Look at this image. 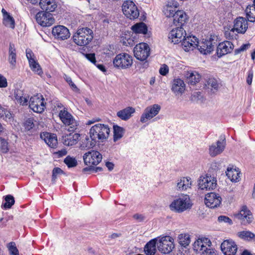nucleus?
<instances>
[{"mask_svg":"<svg viewBox=\"0 0 255 255\" xmlns=\"http://www.w3.org/2000/svg\"><path fill=\"white\" fill-rule=\"evenodd\" d=\"M26 55L29 62V60H31V59H34V58L33 57L34 56V54L30 49H26Z\"/></svg>","mask_w":255,"mask_h":255,"instance_id":"nucleus-60","label":"nucleus"},{"mask_svg":"<svg viewBox=\"0 0 255 255\" xmlns=\"http://www.w3.org/2000/svg\"><path fill=\"white\" fill-rule=\"evenodd\" d=\"M67 152L66 149H62L61 150H59L57 152H55L54 154H57L58 157H62L65 155L67 154Z\"/></svg>","mask_w":255,"mask_h":255,"instance_id":"nucleus-63","label":"nucleus"},{"mask_svg":"<svg viewBox=\"0 0 255 255\" xmlns=\"http://www.w3.org/2000/svg\"><path fill=\"white\" fill-rule=\"evenodd\" d=\"M160 109L161 107L158 104L147 107L140 117V122L142 123H145L147 120L152 119L159 113Z\"/></svg>","mask_w":255,"mask_h":255,"instance_id":"nucleus-12","label":"nucleus"},{"mask_svg":"<svg viewBox=\"0 0 255 255\" xmlns=\"http://www.w3.org/2000/svg\"><path fill=\"white\" fill-rule=\"evenodd\" d=\"M174 248V245L172 239L169 236L161 238L157 243L158 250L162 254L170 253Z\"/></svg>","mask_w":255,"mask_h":255,"instance_id":"nucleus-9","label":"nucleus"},{"mask_svg":"<svg viewBox=\"0 0 255 255\" xmlns=\"http://www.w3.org/2000/svg\"><path fill=\"white\" fill-rule=\"evenodd\" d=\"M114 140L116 141L123 136L124 128L117 125L114 126Z\"/></svg>","mask_w":255,"mask_h":255,"instance_id":"nucleus-42","label":"nucleus"},{"mask_svg":"<svg viewBox=\"0 0 255 255\" xmlns=\"http://www.w3.org/2000/svg\"><path fill=\"white\" fill-rule=\"evenodd\" d=\"M233 44L230 41L222 42L219 44L217 47V54L218 57L231 53L233 49Z\"/></svg>","mask_w":255,"mask_h":255,"instance_id":"nucleus-22","label":"nucleus"},{"mask_svg":"<svg viewBox=\"0 0 255 255\" xmlns=\"http://www.w3.org/2000/svg\"><path fill=\"white\" fill-rule=\"evenodd\" d=\"M198 39L194 36H188L181 42L183 49L185 51L193 50L197 46Z\"/></svg>","mask_w":255,"mask_h":255,"instance_id":"nucleus-21","label":"nucleus"},{"mask_svg":"<svg viewBox=\"0 0 255 255\" xmlns=\"http://www.w3.org/2000/svg\"><path fill=\"white\" fill-rule=\"evenodd\" d=\"M14 96L16 102L21 105H27L28 102V96H24L23 92L19 89L14 90Z\"/></svg>","mask_w":255,"mask_h":255,"instance_id":"nucleus-31","label":"nucleus"},{"mask_svg":"<svg viewBox=\"0 0 255 255\" xmlns=\"http://www.w3.org/2000/svg\"><path fill=\"white\" fill-rule=\"evenodd\" d=\"M245 11L248 20L252 22H255V7L252 5H249Z\"/></svg>","mask_w":255,"mask_h":255,"instance_id":"nucleus-38","label":"nucleus"},{"mask_svg":"<svg viewBox=\"0 0 255 255\" xmlns=\"http://www.w3.org/2000/svg\"><path fill=\"white\" fill-rule=\"evenodd\" d=\"M124 14L130 19H134L139 16V11L132 1L127 0L122 5Z\"/></svg>","mask_w":255,"mask_h":255,"instance_id":"nucleus-7","label":"nucleus"},{"mask_svg":"<svg viewBox=\"0 0 255 255\" xmlns=\"http://www.w3.org/2000/svg\"><path fill=\"white\" fill-rule=\"evenodd\" d=\"M33 118H28L24 123V127L25 130H30L34 126Z\"/></svg>","mask_w":255,"mask_h":255,"instance_id":"nucleus-51","label":"nucleus"},{"mask_svg":"<svg viewBox=\"0 0 255 255\" xmlns=\"http://www.w3.org/2000/svg\"><path fill=\"white\" fill-rule=\"evenodd\" d=\"M64 162L67 165L68 168H72L76 166L77 161L75 158L69 155L67 156L64 160Z\"/></svg>","mask_w":255,"mask_h":255,"instance_id":"nucleus-45","label":"nucleus"},{"mask_svg":"<svg viewBox=\"0 0 255 255\" xmlns=\"http://www.w3.org/2000/svg\"><path fill=\"white\" fill-rule=\"evenodd\" d=\"M206 248V246H203L202 241L200 240L199 239L195 241L193 244V249L196 252L200 251L202 252Z\"/></svg>","mask_w":255,"mask_h":255,"instance_id":"nucleus-48","label":"nucleus"},{"mask_svg":"<svg viewBox=\"0 0 255 255\" xmlns=\"http://www.w3.org/2000/svg\"><path fill=\"white\" fill-rule=\"evenodd\" d=\"M133 217L134 219L136 220L138 222L143 221L145 219L144 216L142 215L136 214L133 216Z\"/></svg>","mask_w":255,"mask_h":255,"instance_id":"nucleus-62","label":"nucleus"},{"mask_svg":"<svg viewBox=\"0 0 255 255\" xmlns=\"http://www.w3.org/2000/svg\"><path fill=\"white\" fill-rule=\"evenodd\" d=\"M221 197L214 192L208 193L205 198V203L207 206L210 208L218 207L221 203Z\"/></svg>","mask_w":255,"mask_h":255,"instance_id":"nucleus-16","label":"nucleus"},{"mask_svg":"<svg viewBox=\"0 0 255 255\" xmlns=\"http://www.w3.org/2000/svg\"><path fill=\"white\" fill-rule=\"evenodd\" d=\"M39 3L40 7L45 11L53 12L57 7L55 0H40Z\"/></svg>","mask_w":255,"mask_h":255,"instance_id":"nucleus-25","label":"nucleus"},{"mask_svg":"<svg viewBox=\"0 0 255 255\" xmlns=\"http://www.w3.org/2000/svg\"><path fill=\"white\" fill-rule=\"evenodd\" d=\"M59 117L66 126H69V131H74L76 128L77 123L73 119V116L67 111H61L59 113Z\"/></svg>","mask_w":255,"mask_h":255,"instance_id":"nucleus-14","label":"nucleus"},{"mask_svg":"<svg viewBox=\"0 0 255 255\" xmlns=\"http://www.w3.org/2000/svg\"><path fill=\"white\" fill-rule=\"evenodd\" d=\"M45 143L50 147L54 148L57 144V139L56 134L46 132L43 134Z\"/></svg>","mask_w":255,"mask_h":255,"instance_id":"nucleus-32","label":"nucleus"},{"mask_svg":"<svg viewBox=\"0 0 255 255\" xmlns=\"http://www.w3.org/2000/svg\"><path fill=\"white\" fill-rule=\"evenodd\" d=\"M5 203L2 205L4 209H9L14 204L15 200L14 197L11 195H7L4 197Z\"/></svg>","mask_w":255,"mask_h":255,"instance_id":"nucleus-43","label":"nucleus"},{"mask_svg":"<svg viewBox=\"0 0 255 255\" xmlns=\"http://www.w3.org/2000/svg\"><path fill=\"white\" fill-rule=\"evenodd\" d=\"M187 81L188 84L191 85H195L199 82L200 76L197 73L195 74L192 72L186 74Z\"/></svg>","mask_w":255,"mask_h":255,"instance_id":"nucleus-37","label":"nucleus"},{"mask_svg":"<svg viewBox=\"0 0 255 255\" xmlns=\"http://www.w3.org/2000/svg\"><path fill=\"white\" fill-rule=\"evenodd\" d=\"M80 137V134L70 133L69 134L63 135L62 142L66 146H72L77 143Z\"/></svg>","mask_w":255,"mask_h":255,"instance_id":"nucleus-24","label":"nucleus"},{"mask_svg":"<svg viewBox=\"0 0 255 255\" xmlns=\"http://www.w3.org/2000/svg\"><path fill=\"white\" fill-rule=\"evenodd\" d=\"M226 175L232 182H237L239 181L240 172L236 169L228 167L226 172Z\"/></svg>","mask_w":255,"mask_h":255,"instance_id":"nucleus-35","label":"nucleus"},{"mask_svg":"<svg viewBox=\"0 0 255 255\" xmlns=\"http://www.w3.org/2000/svg\"><path fill=\"white\" fill-rule=\"evenodd\" d=\"M201 255H216V253L214 249L207 247L202 252Z\"/></svg>","mask_w":255,"mask_h":255,"instance_id":"nucleus-55","label":"nucleus"},{"mask_svg":"<svg viewBox=\"0 0 255 255\" xmlns=\"http://www.w3.org/2000/svg\"><path fill=\"white\" fill-rule=\"evenodd\" d=\"M253 78V72L252 71H250L249 72L248 76L247 78V83L248 85H251L252 84Z\"/></svg>","mask_w":255,"mask_h":255,"instance_id":"nucleus-61","label":"nucleus"},{"mask_svg":"<svg viewBox=\"0 0 255 255\" xmlns=\"http://www.w3.org/2000/svg\"><path fill=\"white\" fill-rule=\"evenodd\" d=\"M176 12L175 7H173L168 5L166 6V7L164 10V14L166 17H172L173 18L174 17V14Z\"/></svg>","mask_w":255,"mask_h":255,"instance_id":"nucleus-47","label":"nucleus"},{"mask_svg":"<svg viewBox=\"0 0 255 255\" xmlns=\"http://www.w3.org/2000/svg\"><path fill=\"white\" fill-rule=\"evenodd\" d=\"M187 19L186 13L181 10H177L174 14L173 22L174 25L178 26H182Z\"/></svg>","mask_w":255,"mask_h":255,"instance_id":"nucleus-26","label":"nucleus"},{"mask_svg":"<svg viewBox=\"0 0 255 255\" xmlns=\"http://www.w3.org/2000/svg\"><path fill=\"white\" fill-rule=\"evenodd\" d=\"M7 86L6 79L0 74V87L5 88Z\"/></svg>","mask_w":255,"mask_h":255,"instance_id":"nucleus-58","label":"nucleus"},{"mask_svg":"<svg viewBox=\"0 0 255 255\" xmlns=\"http://www.w3.org/2000/svg\"><path fill=\"white\" fill-rule=\"evenodd\" d=\"M8 60L12 68H14L16 61V49L14 45L11 43L9 46Z\"/></svg>","mask_w":255,"mask_h":255,"instance_id":"nucleus-33","label":"nucleus"},{"mask_svg":"<svg viewBox=\"0 0 255 255\" xmlns=\"http://www.w3.org/2000/svg\"><path fill=\"white\" fill-rule=\"evenodd\" d=\"M102 155L98 151L92 150L85 153L83 159L85 164L94 165L98 164L102 160Z\"/></svg>","mask_w":255,"mask_h":255,"instance_id":"nucleus-11","label":"nucleus"},{"mask_svg":"<svg viewBox=\"0 0 255 255\" xmlns=\"http://www.w3.org/2000/svg\"><path fill=\"white\" fill-rule=\"evenodd\" d=\"M134 112L135 110L134 108L131 107H128L119 111L117 115L122 120L127 121L131 117V115Z\"/></svg>","mask_w":255,"mask_h":255,"instance_id":"nucleus-29","label":"nucleus"},{"mask_svg":"<svg viewBox=\"0 0 255 255\" xmlns=\"http://www.w3.org/2000/svg\"><path fill=\"white\" fill-rule=\"evenodd\" d=\"M83 55L88 60L96 65V60L95 53L83 54Z\"/></svg>","mask_w":255,"mask_h":255,"instance_id":"nucleus-56","label":"nucleus"},{"mask_svg":"<svg viewBox=\"0 0 255 255\" xmlns=\"http://www.w3.org/2000/svg\"><path fill=\"white\" fill-rule=\"evenodd\" d=\"M185 85L180 79H174L172 87V91L176 94H182L185 90Z\"/></svg>","mask_w":255,"mask_h":255,"instance_id":"nucleus-27","label":"nucleus"},{"mask_svg":"<svg viewBox=\"0 0 255 255\" xmlns=\"http://www.w3.org/2000/svg\"><path fill=\"white\" fill-rule=\"evenodd\" d=\"M64 174V172L59 167H55L52 170V182L54 183L56 178L57 176L59 174Z\"/></svg>","mask_w":255,"mask_h":255,"instance_id":"nucleus-50","label":"nucleus"},{"mask_svg":"<svg viewBox=\"0 0 255 255\" xmlns=\"http://www.w3.org/2000/svg\"><path fill=\"white\" fill-rule=\"evenodd\" d=\"M191 185V178L190 177H182L178 180L177 183V190L178 191H183L188 188H190Z\"/></svg>","mask_w":255,"mask_h":255,"instance_id":"nucleus-30","label":"nucleus"},{"mask_svg":"<svg viewBox=\"0 0 255 255\" xmlns=\"http://www.w3.org/2000/svg\"><path fill=\"white\" fill-rule=\"evenodd\" d=\"M150 52L149 46L146 43H140L136 45L133 49L135 57L142 61L146 60L150 55Z\"/></svg>","mask_w":255,"mask_h":255,"instance_id":"nucleus-6","label":"nucleus"},{"mask_svg":"<svg viewBox=\"0 0 255 255\" xmlns=\"http://www.w3.org/2000/svg\"><path fill=\"white\" fill-rule=\"evenodd\" d=\"M29 66L31 69L39 75L43 74V71L40 66L35 59L29 60Z\"/></svg>","mask_w":255,"mask_h":255,"instance_id":"nucleus-41","label":"nucleus"},{"mask_svg":"<svg viewBox=\"0 0 255 255\" xmlns=\"http://www.w3.org/2000/svg\"><path fill=\"white\" fill-rule=\"evenodd\" d=\"M239 237L245 240L251 241L255 239V235L250 231H243L238 233Z\"/></svg>","mask_w":255,"mask_h":255,"instance_id":"nucleus-44","label":"nucleus"},{"mask_svg":"<svg viewBox=\"0 0 255 255\" xmlns=\"http://www.w3.org/2000/svg\"><path fill=\"white\" fill-rule=\"evenodd\" d=\"M110 128L107 125L97 124L92 127L89 131L90 139L94 142H103L110 134Z\"/></svg>","mask_w":255,"mask_h":255,"instance_id":"nucleus-1","label":"nucleus"},{"mask_svg":"<svg viewBox=\"0 0 255 255\" xmlns=\"http://www.w3.org/2000/svg\"><path fill=\"white\" fill-rule=\"evenodd\" d=\"M9 251L10 255H19V252L13 242L9 244Z\"/></svg>","mask_w":255,"mask_h":255,"instance_id":"nucleus-52","label":"nucleus"},{"mask_svg":"<svg viewBox=\"0 0 255 255\" xmlns=\"http://www.w3.org/2000/svg\"><path fill=\"white\" fill-rule=\"evenodd\" d=\"M64 79L67 82V83L69 84L71 89L75 92H79L80 90L78 88L76 85L72 81L71 78L64 74L63 76Z\"/></svg>","mask_w":255,"mask_h":255,"instance_id":"nucleus-46","label":"nucleus"},{"mask_svg":"<svg viewBox=\"0 0 255 255\" xmlns=\"http://www.w3.org/2000/svg\"><path fill=\"white\" fill-rule=\"evenodd\" d=\"M217 180L214 177L206 176L201 177L198 181V186L202 190L214 189L217 185Z\"/></svg>","mask_w":255,"mask_h":255,"instance_id":"nucleus-15","label":"nucleus"},{"mask_svg":"<svg viewBox=\"0 0 255 255\" xmlns=\"http://www.w3.org/2000/svg\"><path fill=\"white\" fill-rule=\"evenodd\" d=\"M226 146L225 138L218 140L215 143H213L209 148V154L212 157H215L221 154L224 150Z\"/></svg>","mask_w":255,"mask_h":255,"instance_id":"nucleus-20","label":"nucleus"},{"mask_svg":"<svg viewBox=\"0 0 255 255\" xmlns=\"http://www.w3.org/2000/svg\"><path fill=\"white\" fill-rule=\"evenodd\" d=\"M197 44L196 47L201 53L204 55L209 54L217 45V37L215 35H211L209 39H203L200 42L198 40Z\"/></svg>","mask_w":255,"mask_h":255,"instance_id":"nucleus-4","label":"nucleus"},{"mask_svg":"<svg viewBox=\"0 0 255 255\" xmlns=\"http://www.w3.org/2000/svg\"><path fill=\"white\" fill-rule=\"evenodd\" d=\"M156 239H152L146 243L144 248L146 255H154L156 252Z\"/></svg>","mask_w":255,"mask_h":255,"instance_id":"nucleus-34","label":"nucleus"},{"mask_svg":"<svg viewBox=\"0 0 255 255\" xmlns=\"http://www.w3.org/2000/svg\"><path fill=\"white\" fill-rule=\"evenodd\" d=\"M37 22L42 26H49L54 23L53 15L47 11H41L36 15Z\"/></svg>","mask_w":255,"mask_h":255,"instance_id":"nucleus-10","label":"nucleus"},{"mask_svg":"<svg viewBox=\"0 0 255 255\" xmlns=\"http://www.w3.org/2000/svg\"><path fill=\"white\" fill-rule=\"evenodd\" d=\"M186 33L182 26H178L173 29L169 33L168 38L171 42L177 44L183 40V38L186 37Z\"/></svg>","mask_w":255,"mask_h":255,"instance_id":"nucleus-13","label":"nucleus"},{"mask_svg":"<svg viewBox=\"0 0 255 255\" xmlns=\"http://www.w3.org/2000/svg\"><path fill=\"white\" fill-rule=\"evenodd\" d=\"M12 115L10 112L9 111L6 110L5 113H4L3 117L2 118L5 119H10Z\"/></svg>","mask_w":255,"mask_h":255,"instance_id":"nucleus-64","label":"nucleus"},{"mask_svg":"<svg viewBox=\"0 0 255 255\" xmlns=\"http://www.w3.org/2000/svg\"><path fill=\"white\" fill-rule=\"evenodd\" d=\"M179 244L183 247H186L190 243V238L188 234H180L178 237Z\"/></svg>","mask_w":255,"mask_h":255,"instance_id":"nucleus-40","label":"nucleus"},{"mask_svg":"<svg viewBox=\"0 0 255 255\" xmlns=\"http://www.w3.org/2000/svg\"><path fill=\"white\" fill-rule=\"evenodd\" d=\"M199 239L200 240L202 241L203 246H206V247H208V248H211L210 247L211 246V242L209 239L206 238H203Z\"/></svg>","mask_w":255,"mask_h":255,"instance_id":"nucleus-59","label":"nucleus"},{"mask_svg":"<svg viewBox=\"0 0 255 255\" xmlns=\"http://www.w3.org/2000/svg\"><path fill=\"white\" fill-rule=\"evenodd\" d=\"M159 73L162 76H165L169 72V68L167 65L163 64L159 69Z\"/></svg>","mask_w":255,"mask_h":255,"instance_id":"nucleus-57","label":"nucleus"},{"mask_svg":"<svg viewBox=\"0 0 255 255\" xmlns=\"http://www.w3.org/2000/svg\"><path fill=\"white\" fill-rule=\"evenodd\" d=\"M93 32L89 28L83 27L78 29L73 36L74 42L80 46H86L93 39Z\"/></svg>","mask_w":255,"mask_h":255,"instance_id":"nucleus-2","label":"nucleus"},{"mask_svg":"<svg viewBox=\"0 0 255 255\" xmlns=\"http://www.w3.org/2000/svg\"><path fill=\"white\" fill-rule=\"evenodd\" d=\"M114 66L119 69H125L129 68L132 64V57L126 53L116 55L113 60Z\"/></svg>","mask_w":255,"mask_h":255,"instance_id":"nucleus-5","label":"nucleus"},{"mask_svg":"<svg viewBox=\"0 0 255 255\" xmlns=\"http://www.w3.org/2000/svg\"><path fill=\"white\" fill-rule=\"evenodd\" d=\"M218 221L220 223H228L229 225H232V220L227 216L221 215L218 217Z\"/></svg>","mask_w":255,"mask_h":255,"instance_id":"nucleus-54","label":"nucleus"},{"mask_svg":"<svg viewBox=\"0 0 255 255\" xmlns=\"http://www.w3.org/2000/svg\"><path fill=\"white\" fill-rule=\"evenodd\" d=\"M44 100L42 95L37 94L30 98L29 107L34 112L41 113L45 108Z\"/></svg>","mask_w":255,"mask_h":255,"instance_id":"nucleus-8","label":"nucleus"},{"mask_svg":"<svg viewBox=\"0 0 255 255\" xmlns=\"http://www.w3.org/2000/svg\"><path fill=\"white\" fill-rule=\"evenodd\" d=\"M207 85L208 86V88L211 87L212 90L213 89L215 90H218L219 85L217 80L214 78H209L207 81Z\"/></svg>","mask_w":255,"mask_h":255,"instance_id":"nucleus-49","label":"nucleus"},{"mask_svg":"<svg viewBox=\"0 0 255 255\" xmlns=\"http://www.w3.org/2000/svg\"><path fill=\"white\" fill-rule=\"evenodd\" d=\"M52 33L55 38L61 40L67 39L70 36L69 29L63 25L54 26Z\"/></svg>","mask_w":255,"mask_h":255,"instance_id":"nucleus-17","label":"nucleus"},{"mask_svg":"<svg viewBox=\"0 0 255 255\" xmlns=\"http://www.w3.org/2000/svg\"><path fill=\"white\" fill-rule=\"evenodd\" d=\"M131 29L135 33L145 34L147 32V27L146 25L142 22L137 23L132 26Z\"/></svg>","mask_w":255,"mask_h":255,"instance_id":"nucleus-36","label":"nucleus"},{"mask_svg":"<svg viewBox=\"0 0 255 255\" xmlns=\"http://www.w3.org/2000/svg\"><path fill=\"white\" fill-rule=\"evenodd\" d=\"M236 217L242 221V223H250L252 221L253 216L251 211L248 209L246 206H243L240 213L235 215Z\"/></svg>","mask_w":255,"mask_h":255,"instance_id":"nucleus-23","label":"nucleus"},{"mask_svg":"<svg viewBox=\"0 0 255 255\" xmlns=\"http://www.w3.org/2000/svg\"><path fill=\"white\" fill-rule=\"evenodd\" d=\"M1 12L3 15V24L6 27L13 29L15 27L14 18L4 8H2Z\"/></svg>","mask_w":255,"mask_h":255,"instance_id":"nucleus-28","label":"nucleus"},{"mask_svg":"<svg viewBox=\"0 0 255 255\" xmlns=\"http://www.w3.org/2000/svg\"><path fill=\"white\" fill-rule=\"evenodd\" d=\"M221 249L225 255H235L238 247L234 241L226 240L221 244Z\"/></svg>","mask_w":255,"mask_h":255,"instance_id":"nucleus-18","label":"nucleus"},{"mask_svg":"<svg viewBox=\"0 0 255 255\" xmlns=\"http://www.w3.org/2000/svg\"><path fill=\"white\" fill-rule=\"evenodd\" d=\"M96 143V142H94V140L91 139L90 140L88 136H86L85 139L82 140L80 147L81 149H88L94 146Z\"/></svg>","mask_w":255,"mask_h":255,"instance_id":"nucleus-39","label":"nucleus"},{"mask_svg":"<svg viewBox=\"0 0 255 255\" xmlns=\"http://www.w3.org/2000/svg\"><path fill=\"white\" fill-rule=\"evenodd\" d=\"M192 206L188 195H182L173 200L169 207L171 211L180 213L190 209Z\"/></svg>","mask_w":255,"mask_h":255,"instance_id":"nucleus-3","label":"nucleus"},{"mask_svg":"<svg viewBox=\"0 0 255 255\" xmlns=\"http://www.w3.org/2000/svg\"><path fill=\"white\" fill-rule=\"evenodd\" d=\"M1 140L0 150L2 153H6L8 151V142L4 139L0 138Z\"/></svg>","mask_w":255,"mask_h":255,"instance_id":"nucleus-53","label":"nucleus"},{"mask_svg":"<svg viewBox=\"0 0 255 255\" xmlns=\"http://www.w3.org/2000/svg\"><path fill=\"white\" fill-rule=\"evenodd\" d=\"M234 27L231 30V31H236L239 33L244 34L248 29V24L247 19L244 17H237L234 20Z\"/></svg>","mask_w":255,"mask_h":255,"instance_id":"nucleus-19","label":"nucleus"}]
</instances>
